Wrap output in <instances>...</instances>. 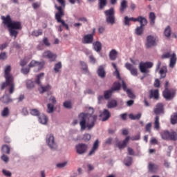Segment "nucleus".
I'll use <instances>...</instances> for the list:
<instances>
[{
  "instance_id": "obj_10",
  "label": "nucleus",
  "mask_w": 177,
  "mask_h": 177,
  "mask_svg": "<svg viewBox=\"0 0 177 177\" xmlns=\"http://www.w3.org/2000/svg\"><path fill=\"white\" fill-rule=\"evenodd\" d=\"M170 57V63L169 67L171 68H174L175 67V64H176V54L173 53L171 55V53H166L162 55V59H168Z\"/></svg>"
},
{
  "instance_id": "obj_25",
  "label": "nucleus",
  "mask_w": 177,
  "mask_h": 177,
  "mask_svg": "<svg viewBox=\"0 0 177 177\" xmlns=\"http://www.w3.org/2000/svg\"><path fill=\"white\" fill-rule=\"evenodd\" d=\"M153 99H156V100H158V99L159 97L158 89L151 90L150 91L149 98L153 99Z\"/></svg>"
},
{
  "instance_id": "obj_19",
  "label": "nucleus",
  "mask_w": 177,
  "mask_h": 177,
  "mask_svg": "<svg viewBox=\"0 0 177 177\" xmlns=\"http://www.w3.org/2000/svg\"><path fill=\"white\" fill-rule=\"evenodd\" d=\"M153 111L156 115H158V114H164V104H162V103L157 104Z\"/></svg>"
},
{
  "instance_id": "obj_2",
  "label": "nucleus",
  "mask_w": 177,
  "mask_h": 177,
  "mask_svg": "<svg viewBox=\"0 0 177 177\" xmlns=\"http://www.w3.org/2000/svg\"><path fill=\"white\" fill-rule=\"evenodd\" d=\"M78 119L80 120V130L85 131L87 128L89 131L95 127V122L97 120V115L81 113L78 115Z\"/></svg>"
},
{
  "instance_id": "obj_15",
  "label": "nucleus",
  "mask_w": 177,
  "mask_h": 177,
  "mask_svg": "<svg viewBox=\"0 0 177 177\" xmlns=\"http://www.w3.org/2000/svg\"><path fill=\"white\" fill-rule=\"evenodd\" d=\"M129 139H131V137L127 136L123 141H118L115 146L119 148L120 150L125 149L127 147V145H128V142H129Z\"/></svg>"
},
{
  "instance_id": "obj_40",
  "label": "nucleus",
  "mask_w": 177,
  "mask_h": 177,
  "mask_svg": "<svg viewBox=\"0 0 177 177\" xmlns=\"http://www.w3.org/2000/svg\"><path fill=\"white\" fill-rule=\"evenodd\" d=\"M129 117L130 120H140V118L142 117V113H138L137 115H133L131 113Z\"/></svg>"
},
{
  "instance_id": "obj_59",
  "label": "nucleus",
  "mask_w": 177,
  "mask_h": 177,
  "mask_svg": "<svg viewBox=\"0 0 177 177\" xmlns=\"http://www.w3.org/2000/svg\"><path fill=\"white\" fill-rule=\"evenodd\" d=\"M1 160L2 161H4V162H8L9 161V157L5 154H3L1 156Z\"/></svg>"
},
{
  "instance_id": "obj_24",
  "label": "nucleus",
  "mask_w": 177,
  "mask_h": 177,
  "mask_svg": "<svg viewBox=\"0 0 177 177\" xmlns=\"http://www.w3.org/2000/svg\"><path fill=\"white\" fill-rule=\"evenodd\" d=\"M93 42V34L86 35L83 38V44H92Z\"/></svg>"
},
{
  "instance_id": "obj_47",
  "label": "nucleus",
  "mask_w": 177,
  "mask_h": 177,
  "mask_svg": "<svg viewBox=\"0 0 177 177\" xmlns=\"http://www.w3.org/2000/svg\"><path fill=\"white\" fill-rule=\"evenodd\" d=\"M55 106L53 104H48L47 109L48 113H53Z\"/></svg>"
},
{
  "instance_id": "obj_43",
  "label": "nucleus",
  "mask_w": 177,
  "mask_h": 177,
  "mask_svg": "<svg viewBox=\"0 0 177 177\" xmlns=\"http://www.w3.org/2000/svg\"><path fill=\"white\" fill-rule=\"evenodd\" d=\"M124 164L125 165H127V167H129V165H131V164H132V158L127 156L125 159H124Z\"/></svg>"
},
{
  "instance_id": "obj_39",
  "label": "nucleus",
  "mask_w": 177,
  "mask_h": 177,
  "mask_svg": "<svg viewBox=\"0 0 177 177\" xmlns=\"http://www.w3.org/2000/svg\"><path fill=\"white\" fill-rule=\"evenodd\" d=\"M171 124L172 125H175V124H177V113H174L171 116Z\"/></svg>"
},
{
  "instance_id": "obj_9",
  "label": "nucleus",
  "mask_w": 177,
  "mask_h": 177,
  "mask_svg": "<svg viewBox=\"0 0 177 177\" xmlns=\"http://www.w3.org/2000/svg\"><path fill=\"white\" fill-rule=\"evenodd\" d=\"M104 15L106 16V22L109 23V24H114L115 23L114 8H111L109 10H105Z\"/></svg>"
},
{
  "instance_id": "obj_22",
  "label": "nucleus",
  "mask_w": 177,
  "mask_h": 177,
  "mask_svg": "<svg viewBox=\"0 0 177 177\" xmlns=\"http://www.w3.org/2000/svg\"><path fill=\"white\" fill-rule=\"evenodd\" d=\"M110 111L107 109H104L103 112L100 115L102 118V121H107L111 117Z\"/></svg>"
},
{
  "instance_id": "obj_26",
  "label": "nucleus",
  "mask_w": 177,
  "mask_h": 177,
  "mask_svg": "<svg viewBox=\"0 0 177 177\" xmlns=\"http://www.w3.org/2000/svg\"><path fill=\"white\" fill-rule=\"evenodd\" d=\"M97 73L101 78H104V77H106V71L104 70V67H103V66H99Z\"/></svg>"
},
{
  "instance_id": "obj_64",
  "label": "nucleus",
  "mask_w": 177,
  "mask_h": 177,
  "mask_svg": "<svg viewBox=\"0 0 177 177\" xmlns=\"http://www.w3.org/2000/svg\"><path fill=\"white\" fill-rule=\"evenodd\" d=\"M49 100L51 102V103H53V104H56V97L51 96Z\"/></svg>"
},
{
  "instance_id": "obj_4",
  "label": "nucleus",
  "mask_w": 177,
  "mask_h": 177,
  "mask_svg": "<svg viewBox=\"0 0 177 177\" xmlns=\"http://www.w3.org/2000/svg\"><path fill=\"white\" fill-rule=\"evenodd\" d=\"M55 9H57V10H58V12L55 13V20H57V23H61L63 27H65L66 30L68 31L70 30V28H68V24H66L64 20L62 19V17L64 16V11L63 10V7L57 6L55 4Z\"/></svg>"
},
{
  "instance_id": "obj_8",
  "label": "nucleus",
  "mask_w": 177,
  "mask_h": 177,
  "mask_svg": "<svg viewBox=\"0 0 177 177\" xmlns=\"http://www.w3.org/2000/svg\"><path fill=\"white\" fill-rule=\"evenodd\" d=\"M176 95V90L175 88L165 89L162 91V96L165 100H172Z\"/></svg>"
},
{
  "instance_id": "obj_42",
  "label": "nucleus",
  "mask_w": 177,
  "mask_h": 177,
  "mask_svg": "<svg viewBox=\"0 0 177 177\" xmlns=\"http://www.w3.org/2000/svg\"><path fill=\"white\" fill-rule=\"evenodd\" d=\"M60 68H62V62H58L55 64L54 66L55 73H59L60 71Z\"/></svg>"
},
{
  "instance_id": "obj_34",
  "label": "nucleus",
  "mask_w": 177,
  "mask_h": 177,
  "mask_svg": "<svg viewBox=\"0 0 177 177\" xmlns=\"http://www.w3.org/2000/svg\"><path fill=\"white\" fill-rule=\"evenodd\" d=\"M171 26H167L164 31L165 37H167V38H169L171 37Z\"/></svg>"
},
{
  "instance_id": "obj_12",
  "label": "nucleus",
  "mask_w": 177,
  "mask_h": 177,
  "mask_svg": "<svg viewBox=\"0 0 177 177\" xmlns=\"http://www.w3.org/2000/svg\"><path fill=\"white\" fill-rule=\"evenodd\" d=\"M153 66V62H140L139 64V69L141 73H142L143 74H146L147 73H150V71H149L147 68H151Z\"/></svg>"
},
{
  "instance_id": "obj_56",
  "label": "nucleus",
  "mask_w": 177,
  "mask_h": 177,
  "mask_svg": "<svg viewBox=\"0 0 177 177\" xmlns=\"http://www.w3.org/2000/svg\"><path fill=\"white\" fill-rule=\"evenodd\" d=\"M43 43L46 46H50V43L49 42V40L47 39V37H44L43 39Z\"/></svg>"
},
{
  "instance_id": "obj_7",
  "label": "nucleus",
  "mask_w": 177,
  "mask_h": 177,
  "mask_svg": "<svg viewBox=\"0 0 177 177\" xmlns=\"http://www.w3.org/2000/svg\"><path fill=\"white\" fill-rule=\"evenodd\" d=\"M140 23V26H138L135 32L136 35H142L143 31H145V26H147V19L142 16H140V19L137 21Z\"/></svg>"
},
{
  "instance_id": "obj_33",
  "label": "nucleus",
  "mask_w": 177,
  "mask_h": 177,
  "mask_svg": "<svg viewBox=\"0 0 177 177\" xmlns=\"http://www.w3.org/2000/svg\"><path fill=\"white\" fill-rule=\"evenodd\" d=\"M39 122H40V124H43L44 125H45V124H47L48 122V117L45 115H41L39 117Z\"/></svg>"
},
{
  "instance_id": "obj_3",
  "label": "nucleus",
  "mask_w": 177,
  "mask_h": 177,
  "mask_svg": "<svg viewBox=\"0 0 177 177\" xmlns=\"http://www.w3.org/2000/svg\"><path fill=\"white\" fill-rule=\"evenodd\" d=\"M12 68L10 65L6 66L4 69V77L6 78V82H3L1 84V89L3 90L6 86H9V93L12 94L15 92V78L10 75Z\"/></svg>"
},
{
  "instance_id": "obj_62",
  "label": "nucleus",
  "mask_w": 177,
  "mask_h": 177,
  "mask_svg": "<svg viewBox=\"0 0 177 177\" xmlns=\"http://www.w3.org/2000/svg\"><path fill=\"white\" fill-rule=\"evenodd\" d=\"M122 88L124 92L128 91V88H127V83H125L124 80L122 81Z\"/></svg>"
},
{
  "instance_id": "obj_6",
  "label": "nucleus",
  "mask_w": 177,
  "mask_h": 177,
  "mask_svg": "<svg viewBox=\"0 0 177 177\" xmlns=\"http://www.w3.org/2000/svg\"><path fill=\"white\" fill-rule=\"evenodd\" d=\"M44 73H39V75H37V79L35 81V84H37V85H39V86H40V88H39L40 93L48 92L50 91L52 88L49 84L44 86L41 84V80L44 78Z\"/></svg>"
},
{
  "instance_id": "obj_27",
  "label": "nucleus",
  "mask_w": 177,
  "mask_h": 177,
  "mask_svg": "<svg viewBox=\"0 0 177 177\" xmlns=\"http://www.w3.org/2000/svg\"><path fill=\"white\" fill-rule=\"evenodd\" d=\"M118 56V52H117V50L113 49L109 52L110 60H115Z\"/></svg>"
},
{
  "instance_id": "obj_28",
  "label": "nucleus",
  "mask_w": 177,
  "mask_h": 177,
  "mask_svg": "<svg viewBox=\"0 0 177 177\" xmlns=\"http://www.w3.org/2000/svg\"><path fill=\"white\" fill-rule=\"evenodd\" d=\"M127 8H128V2H127V0L122 1V2L120 3V13H124Z\"/></svg>"
},
{
  "instance_id": "obj_35",
  "label": "nucleus",
  "mask_w": 177,
  "mask_h": 177,
  "mask_svg": "<svg viewBox=\"0 0 177 177\" xmlns=\"http://www.w3.org/2000/svg\"><path fill=\"white\" fill-rule=\"evenodd\" d=\"M153 124L155 129H160V117L158 115L155 117Z\"/></svg>"
},
{
  "instance_id": "obj_63",
  "label": "nucleus",
  "mask_w": 177,
  "mask_h": 177,
  "mask_svg": "<svg viewBox=\"0 0 177 177\" xmlns=\"http://www.w3.org/2000/svg\"><path fill=\"white\" fill-rule=\"evenodd\" d=\"M21 73L23 74L27 75L30 73V68H23L21 69Z\"/></svg>"
},
{
  "instance_id": "obj_5",
  "label": "nucleus",
  "mask_w": 177,
  "mask_h": 177,
  "mask_svg": "<svg viewBox=\"0 0 177 177\" xmlns=\"http://www.w3.org/2000/svg\"><path fill=\"white\" fill-rule=\"evenodd\" d=\"M160 136L163 140H172L173 142L177 140V133L173 130L170 131L168 130L162 131L160 133Z\"/></svg>"
},
{
  "instance_id": "obj_30",
  "label": "nucleus",
  "mask_w": 177,
  "mask_h": 177,
  "mask_svg": "<svg viewBox=\"0 0 177 177\" xmlns=\"http://www.w3.org/2000/svg\"><path fill=\"white\" fill-rule=\"evenodd\" d=\"M98 6L100 10L104 9L105 6H107V0H99Z\"/></svg>"
},
{
  "instance_id": "obj_54",
  "label": "nucleus",
  "mask_w": 177,
  "mask_h": 177,
  "mask_svg": "<svg viewBox=\"0 0 177 177\" xmlns=\"http://www.w3.org/2000/svg\"><path fill=\"white\" fill-rule=\"evenodd\" d=\"M67 165V162H64L62 163H57L56 165L57 168H64V167H66Z\"/></svg>"
},
{
  "instance_id": "obj_11",
  "label": "nucleus",
  "mask_w": 177,
  "mask_h": 177,
  "mask_svg": "<svg viewBox=\"0 0 177 177\" xmlns=\"http://www.w3.org/2000/svg\"><path fill=\"white\" fill-rule=\"evenodd\" d=\"M46 142L51 150H56L57 149V144L55 142V137L52 134L46 136Z\"/></svg>"
},
{
  "instance_id": "obj_23",
  "label": "nucleus",
  "mask_w": 177,
  "mask_h": 177,
  "mask_svg": "<svg viewBox=\"0 0 177 177\" xmlns=\"http://www.w3.org/2000/svg\"><path fill=\"white\" fill-rule=\"evenodd\" d=\"M158 165H156L154 163L150 162L148 166V169L149 172H152V174H157V171H158Z\"/></svg>"
},
{
  "instance_id": "obj_38",
  "label": "nucleus",
  "mask_w": 177,
  "mask_h": 177,
  "mask_svg": "<svg viewBox=\"0 0 177 177\" xmlns=\"http://www.w3.org/2000/svg\"><path fill=\"white\" fill-rule=\"evenodd\" d=\"M108 109H114V107H117V101L116 100H111L108 102L107 104Z\"/></svg>"
},
{
  "instance_id": "obj_44",
  "label": "nucleus",
  "mask_w": 177,
  "mask_h": 177,
  "mask_svg": "<svg viewBox=\"0 0 177 177\" xmlns=\"http://www.w3.org/2000/svg\"><path fill=\"white\" fill-rule=\"evenodd\" d=\"M26 87L28 88V89H32V88H34V82H32V80H27Z\"/></svg>"
},
{
  "instance_id": "obj_51",
  "label": "nucleus",
  "mask_w": 177,
  "mask_h": 177,
  "mask_svg": "<svg viewBox=\"0 0 177 177\" xmlns=\"http://www.w3.org/2000/svg\"><path fill=\"white\" fill-rule=\"evenodd\" d=\"M3 174L4 176H7V177H11L12 176V173L8 170L6 169H3L2 170Z\"/></svg>"
},
{
  "instance_id": "obj_58",
  "label": "nucleus",
  "mask_w": 177,
  "mask_h": 177,
  "mask_svg": "<svg viewBox=\"0 0 177 177\" xmlns=\"http://www.w3.org/2000/svg\"><path fill=\"white\" fill-rule=\"evenodd\" d=\"M127 151L129 156H135V151L131 147L127 148Z\"/></svg>"
},
{
  "instance_id": "obj_29",
  "label": "nucleus",
  "mask_w": 177,
  "mask_h": 177,
  "mask_svg": "<svg viewBox=\"0 0 177 177\" xmlns=\"http://www.w3.org/2000/svg\"><path fill=\"white\" fill-rule=\"evenodd\" d=\"M93 49L95 52H100L102 50V43L100 41H96L93 44Z\"/></svg>"
},
{
  "instance_id": "obj_46",
  "label": "nucleus",
  "mask_w": 177,
  "mask_h": 177,
  "mask_svg": "<svg viewBox=\"0 0 177 177\" xmlns=\"http://www.w3.org/2000/svg\"><path fill=\"white\" fill-rule=\"evenodd\" d=\"M126 92H127L129 97H130V99H135L136 96H135V94H133V93H132V90L129 88V89H127V91Z\"/></svg>"
},
{
  "instance_id": "obj_55",
  "label": "nucleus",
  "mask_w": 177,
  "mask_h": 177,
  "mask_svg": "<svg viewBox=\"0 0 177 177\" xmlns=\"http://www.w3.org/2000/svg\"><path fill=\"white\" fill-rule=\"evenodd\" d=\"M58 3H59V6H62V8H66V0H56Z\"/></svg>"
},
{
  "instance_id": "obj_61",
  "label": "nucleus",
  "mask_w": 177,
  "mask_h": 177,
  "mask_svg": "<svg viewBox=\"0 0 177 177\" xmlns=\"http://www.w3.org/2000/svg\"><path fill=\"white\" fill-rule=\"evenodd\" d=\"M160 80L158 79H156L154 82V84H153V86L155 88H160Z\"/></svg>"
},
{
  "instance_id": "obj_32",
  "label": "nucleus",
  "mask_w": 177,
  "mask_h": 177,
  "mask_svg": "<svg viewBox=\"0 0 177 177\" xmlns=\"http://www.w3.org/2000/svg\"><path fill=\"white\" fill-rule=\"evenodd\" d=\"M113 90L109 89V90H107V91H105L104 92V99H106V100H108V99H110V97H111V95H113Z\"/></svg>"
},
{
  "instance_id": "obj_21",
  "label": "nucleus",
  "mask_w": 177,
  "mask_h": 177,
  "mask_svg": "<svg viewBox=\"0 0 177 177\" xmlns=\"http://www.w3.org/2000/svg\"><path fill=\"white\" fill-rule=\"evenodd\" d=\"M29 67H38V71H39V70H42V68H44V62L32 60L29 64Z\"/></svg>"
},
{
  "instance_id": "obj_13",
  "label": "nucleus",
  "mask_w": 177,
  "mask_h": 177,
  "mask_svg": "<svg viewBox=\"0 0 177 177\" xmlns=\"http://www.w3.org/2000/svg\"><path fill=\"white\" fill-rule=\"evenodd\" d=\"M76 152L77 154H84L88 150V145L86 144L80 143L75 147Z\"/></svg>"
},
{
  "instance_id": "obj_17",
  "label": "nucleus",
  "mask_w": 177,
  "mask_h": 177,
  "mask_svg": "<svg viewBox=\"0 0 177 177\" xmlns=\"http://www.w3.org/2000/svg\"><path fill=\"white\" fill-rule=\"evenodd\" d=\"M126 68L129 70L131 74V75H133L134 77H136L138 75V69L136 68L133 67V65L127 63L125 64Z\"/></svg>"
},
{
  "instance_id": "obj_20",
  "label": "nucleus",
  "mask_w": 177,
  "mask_h": 177,
  "mask_svg": "<svg viewBox=\"0 0 177 177\" xmlns=\"http://www.w3.org/2000/svg\"><path fill=\"white\" fill-rule=\"evenodd\" d=\"M100 142H99V140L97 139L93 145V147L92 149H91V151H89L88 153V156H93V154H95V153H96V151H97V149H99V144Z\"/></svg>"
},
{
  "instance_id": "obj_48",
  "label": "nucleus",
  "mask_w": 177,
  "mask_h": 177,
  "mask_svg": "<svg viewBox=\"0 0 177 177\" xmlns=\"http://www.w3.org/2000/svg\"><path fill=\"white\" fill-rule=\"evenodd\" d=\"M145 131L149 133H151V122L147 123L146 124Z\"/></svg>"
},
{
  "instance_id": "obj_60",
  "label": "nucleus",
  "mask_w": 177,
  "mask_h": 177,
  "mask_svg": "<svg viewBox=\"0 0 177 177\" xmlns=\"http://www.w3.org/2000/svg\"><path fill=\"white\" fill-rule=\"evenodd\" d=\"M8 59V56H6V53H1L0 54V60H5Z\"/></svg>"
},
{
  "instance_id": "obj_52",
  "label": "nucleus",
  "mask_w": 177,
  "mask_h": 177,
  "mask_svg": "<svg viewBox=\"0 0 177 177\" xmlns=\"http://www.w3.org/2000/svg\"><path fill=\"white\" fill-rule=\"evenodd\" d=\"M159 74H160L161 78H165V77H167L165 69H160L159 71Z\"/></svg>"
},
{
  "instance_id": "obj_1",
  "label": "nucleus",
  "mask_w": 177,
  "mask_h": 177,
  "mask_svg": "<svg viewBox=\"0 0 177 177\" xmlns=\"http://www.w3.org/2000/svg\"><path fill=\"white\" fill-rule=\"evenodd\" d=\"M1 19L3 21V24L9 28L10 37H14L15 39H16V38H17V35L19 34V31L17 30H21L23 28V26H21V22L18 21H12L10 15H7L6 17L1 16Z\"/></svg>"
},
{
  "instance_id": "obj_36",
  "label": "nucleus",
  "mask_w": 177,
  "mask_h": 177,
  "mask_svg": "<svg viewBox=\"0 0 177 177\" xmlns=\"http://www.w3.org/2000/svg\"><path fill=\"white\" fill-rule=\"evenodd\" d=\"M149 19L151 26H154L156 23V14H154V12L149 13Z\"/></svg>"
},
{
  "instance_id": "obj_31",
  "label": "nucleus",
  "mask_w": 177,
  "mask_h": 177,
  "mask_svg": "<svg viewBox=\"0 0 177 177\" xmlns=\"http://www.w3.org/2000/svg\"><path fill=\"white\" fill-rule=\"evenodd\" d=\"M120 89H121V83L115 82L111 90L114 92V91H120Z\"/></svg>"
},
{
  "instance_id": "obj_37",
  "label": "nucleus",
  "mask_w": 177,
  "mask_h": 177,
  "mask_svg": "<svg viewBox=\"0 0 177 177\" xmlns=\"http://www.w3.org/2000/svg\"><path fill=\"white\" fill-rule=\"evenodd\" d=\"M1 151H3V153H6V154H10V147L4 145L1 147Z\"/></svg>"
},
{
  "instance_id": "obj_16",
  "label": "nucleus",
  "mask_w": 177,
  "mask_h": 177,
  "mask_svg": "<svg viewBox=\"0 0 177 177\" xmlns=\"http://www.w3.org/2000/svg\"><path fill=\"white\" fill-rule=\"evenodd\" d=\"M43 56L46 59H49L50 62H55L56 60V55L53 53L47 50L43 53Z\"/></svg>"
},
{
  "instance_id": "obj_41",
  "label": "nucleus",
  "mask_w": 177,
  "mask_h": 177,
  "mask_svg": "<svg viewBox=\"0 0 177 177\" xmlns=\"http://www.w3.org/2000/svg\"><path fill=\"white\" fill-rule=\"evenodd\" d=\"M43 34V32H42V30L41 29H39L37 30H33L32 32V35L33 37H39V35H42Z\"/></svg>"
},
{
  "instance_id": "obj_53",
  "label": "nucleus",
  "mask_w": 177,
  "mask_h": 177,
  "mask_svg": "<svg viewBox=\"0 0 177 177\" xmlns=\"http://www.w3.org/2000/svg\"><path fill=\"white\" fill-rule=\"evenodd\" d=\"M83 140L84 142H88V140H91V135L89 133H86L83 136Z\"/></svg>"
},
{
  "instance_id": "obj_14",
  "label": "nucleus",
  "mask_w": 177,
  "mask_h": 177,
  "mask_svg": "<svg viewBox=\"0 0 177 177\" xmlns=\"http://www.w3.org/2000/svg\"><path fill=\"white\" fill-rule=\"evenodd\" d=\"M156 45H157V43L156 41V37L151 35L147 36L146 43L147 48L149 49V48H151L152 46H156Z\"/></svg>"
},
{
  "instance_id": "obj_49",
  "label": "nucleus",
  "mask_w": 177,
  "mask_h": 177,
  "mask_svg": "<svg viewBox=\"0 0 177 177\" xmlns=\"http://www.w3.org/2000/svg\"><path fill=\"white\" fill-rule=\"evenodd\" d=\"M30 114H31V115L38 116V115H39V111H38V109H31Z\"/></svg>"
},
{
  "instance_id": "obj_45",
  "label": "nucleus",
  "mask_w": 177,
  "mask_h": 177,
  "mask_svg": "<svg viewBox=\"0 0 177 177\" xmlns=\"http://www.w3.org/2000/svg\"><path fill=\"white\" fill-rule=\"evenodd\" d=\"M2 117H8L9 115V109L6 107L1 112Z\"/></svg>"
},
{
  "instance_id": "obj_18",
  "label": "nucleus",
  "mask_w": 177,
  "mask_h": 177,
  "mask_svg": "<svg viewBox=\"0 0 177 177\" xmlns=\"http://www.w3.org/2000/svg\"><path fill=\"white\" fill-rule=\"evenodd\" d=\"M140 19V16H138L137 18H134V17L129 18L128 17V16H126L124 17V26H127L128 27H129V26H131V21L136 22Z\"/></svg>"
},
{
  "instance_id": "obj_50",
  "label": "nucleus",
  "mask_w": 177,
  "mask_h": 177,
  "mask_svg": "<svg viewBox=\"0 0 177 177\" xmlns=\"http://www.w3.org/2000/svg\"><path fill=\"white\" fill-rule=\"evenodd\" d=\"M63 106L64 107H65V109H71L72 107L71 102L66 101L64 102Z\"/></svg>"
},
{
  "instance_id": "obj_57",
  "label": "nucleus",
  "mask_w": 177,
  "mask_h": 177,
  "mask_svg": "<svg viewBox=\"0 0 177 177\" xmlns=\"http://www.w3.org/2000/svg\"><path fill=\"white\" fill-rule=\"evenodd\" d=\"M130 139L131 140H139L140 139V133L136 136H132Z\"/></svg>"
}]
</instances>
